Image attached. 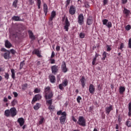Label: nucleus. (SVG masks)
I'll list each match as a JSON object with an SVG mask.
<instances>
[{
    "label": "nucleus",
    "instance_id": "55",
    "mask_svg": "<svg viewBox=\"0 0 131 131\" xmlns=\"http://www.w3.org/2000/svg\"><path fill=\"white\" fill-rule=\"evenodd\" d=\"M128 110L129 111H131V102L128 104Z\"/></svg>",
    "mask_w": 131,
    "mask_h": 131
},
{
    "label": "nucleus",
    "instance_id": "63",
    "mask_svg": "<svg viewBox=\"0 0 131 131\" xmlns=\"http://www.w3.org/2000/svg\"><path fill=\"white\" fill-rule=\"evenodd\" d=\"M30 3V5H33V0H29Z\"/></svg>",
    "mask_w": 131,
    "mask_h": 131
},
{
    "label": "nucleus",
    "instance_id": "45",
    "mask_svg": "<svg viewBox=\"0 0 131 131\" xmlns=\"http://www.w3.org/2000/svg\"><path fill=\"white\" fill-rule=\"evenodd\" d=\"M47 104H49V105H52V100H47Z\"/></svg>",
    "mask_w": 131,
    "mask_h": 131
},
{
    "label": "nucleus",
    "instance_id": "60",
    "mask_svg": "<svg viewBox=\"0 0 131 131\" xmlns=\"http://www.w3.org/2000/svg\"><path fill=\"white\" fill-rule=\"evenodd\" d=\"M4 102H8V98L7 97H4L3 99Z\"/></svg>",
    "mask_w": 131,
    "mask_h": 131
},
{
    "label": "nucleus",
    "instance_id": "35",
    "mask_svg": "<svg viewBox=\"0 0 131 131\" xmlns=\"http://www.w3.org/2000/svg\"><path fill=\"white\" fill-rule=\"evenodd\" d=\"M34 92L35 94H38V93H40V89H38V88H36V89L34 90Z\"/></svg>",
    "mask_w": 131,
    "mask_h": 131
},
{
    "label": "nucleus",
    "instance_id": "17",
    "mask_svg": "<svg viewBox=\"0 0 131 131\" xmlns=\"http://www.w3.org/2000/svg\"><path fill=\"white\" fill-rule=\"evenodd\" d=\"M29 35L30 38H31V39H32V40H34V39H35V36H34L32 31L30 30L29 31Z\"/></svg>",
    "mask_w": 131,
    "mask_h": 131
},
{
    "label": "nucleus",
    "instance_id": "19",
    "mask_svg": "<svg viewBox=\"0 0 131 131\" xmlns=\"http://www.w3.org/2000/svg\"><path fill=\"white\" fill-rule=\"evenodd\" d=\"M56 17V11H52L51 13V17L50 18L49 21H53L54 18Z\"/></svg>",
    "mask_w": 131,
    "mask_h": 131
},
{
    "label": "nucleus",
    "instance_id": "27",
    "mask_svg": "<svg viewBox=\"0 0 131 131\" xmlns=\"http://www.w3.org/2000/svg\"><path fill=\"white\" fill-rule=\"evenodd\" d=\"M40 107V104L39 103H36V105L34 106V109L35 110H38Z\"/></svg>",
    "mask_w": 131,
    "mask_h": 131
},
{
    "label": "nucleus",
    "instance_id": "33",
    "mask_svg": "<svg viewBox=\"0 0 131 131\" xmlns=\"http://www.w3.org/2000/svg\"><path fill=\"white\" fill-rule=\"evenodd\" d=\"M24 65H25V63H24V61H23L22 62H20V67H19L20 70H21V69L23 68V66H24Z\"/></svg>",
    "mask_w": 131,
    "mask_h": 131
},
{
    "label": "nucleus",
    "instance_id": "25",
    "mask_svg": "<svg viewBox=\"0 0 131 131\" xmlns=\"http://www.w3.org/2000/svg\"><path fill=\"white\" fill-rule=\"evenodd\" d=\"M43 10L44 13H45V15H47L48 13V5H47L46 4L43 5Z\"/></svg>",
    "mask_w": 131,
    "mask_h": 131
},
{
    "label": "nucleus",
    "instance_id": "44",
    "mask_svg": "<svg viewBox=\"0 0 131 131\" xmlns=\"http://www.w3.org/2000/svg\"><path fill=\"white\" fill-rule=\"evenodd\" d=\"M111 51V47L109 45H107V52H110Z\"/></svg>",
    "mask_w": 131,
    "mask_h": 131
},
{
    "label": "nucleus",
    "instance_id": "9",
    "mask_svg": "<svg viewBox=\"0 0 131 131\" xmlns=\"http://www.w3.org/2000/svg\"><path fill=\"white\" fill-rule=\"evenodd\" d=\"M51 70L53 74H56L59 70V67H58V66L57 65H54L51 67Z\"/></svg>",
    "mask_w": 131,
    "mask_h": 131
},
{
    "label": "nucleus",
    "instance_id": "7",
    "mask_svg": "<svg viewBox=\"0 0 131 131\" xmlns=\"http://www.w3.org/2000/svg\"><path fill=\"white\" fill-rule=\"evenodd\" d=\"M69 26H70V23L68 20V18L66 17L65 19V23H64V29L66 30V31H68L69 29Z\"/></svg>",
    "mask_w": 131,
    "mask_h": 131
},
{
    "label": "nucleus",
    "instance_id": "53",
    "mask_svg": "<svg viewBox=\"0 0 131 131\" xmlns=\"http://www.w3.org/2000/svg\"><path fill=\"white\" fill-rule=\"evenodd\" d=\"M107 3H108V0H103V6L107 5Z\"/></svg>",
    "mask_w": 131,
    "mask_h": 131
},
{
    "label": "nucleus",
    "instance_id": "1",
    "mask_svg": "<svg viewBox=\"0 0 131 131\" xmlns=\"http://www.w3.org/2000/svg\"><path fill=\"white\" fill-rule=\"evenodd\" d=\"M5 115L7 117H9L10 116H11V117H14V116L17 115V110H16V108L15 107H12L10 110H7L5 111Z\"/></svg>",
    "mask_w": 131,
    "mask_h": 131
},
{
    "label": "nucleus",
    "instance_id": "48",
    "mask_svg": "<svg viewBox=\"0 0 131 131\" xmlns=\"http://www.w3.org/2000/svg\"><path fill=\"white\" fill-rule=\"evenodd\" d=\"M50 63H51V64H55V59H50Z\"/></svg>",
    "mask_w": 131,
    "mask_h": 131
},
{
    "label": "nucleus",
    "instance_id": "14",
    "mask_svg": "<svg viewBox=\"0 0 131 131\" xmlns=\"http://www.w3.org/2000/svg\"><path fill=\"white\" fill-rule=\"evenodd\" d=\"M75 12H76L75 8H74L73 6H71L69 10L70 14H71V15H74V14H75Z\"/></svg>",
    "mask_w": 131,
    "mask_h": 131
},
{
    "label": "nucleus",
    "instance_id": "59",
    "mask_svg": "<svg viewBox=\"0 0 131 131\" xmlns=\"http://www.w3.org/2000/svg\"><path fill=\"white\" fill-rule=\"evenodd\" d=\"M54 57H55V52H54V51H53L52 53V54H51V58H54Z\"/></svg>",
    "mask_w": 131,
    "mask_h": 131
},
{
    "label": "nucleus",
    "instance_id": "3",
    "mask_svg": "<svg viewBox=\"0 0 131 131\" xmlns=\"http://www.w3.org/2000/svg\"><path fill=\"white\" fill-rule=\"evenodd\" d=\"M77 123H78L79 125H81L82 126H85V119L83 117L80 116L79 117Z\"/></svg>",
    "mask_w": 131,
    "mask_h": 131
},
{
    "label": "nucleus",
    "instance_id": "4",
    "mask_svg": "<svg viewBox=\"0 0 131 131\" xmlns=\"http://www.w3.org/2000/svg\"><path fill=\"white\" fill-rule=\"evenodd\" d=\"M66 116H67V114L66 112H63L62 114V116L60 117L59 120L61 124H64L66 120Z\"/></svg>",
    "mask_w": 131,
    "mask_h": 131
},
{
    "label": "nucleus",
    "instance_id": "50",
    "mask_svg": "<svg viewBox=\"0 0 131 131\" xmlns=\"http://www.w3.org/2000/svg\"><path fill=\"white\" fill-rule=\"evenodd\" d=\"M124 45L123 44V43H121L120 45V49H121V50H122L123 48H124Z\"/></svg>",
    "mask_w": 131,
    "mask_h": 131
},
{
    "label": "nucleus",
    "instance_id": "24",
    "mask_svg": "<svg viewBox=\"0 0 131 131\" xmlns=\"http://www.w3.org/2000/svg\"><path fill=\"white\" fill-rule=\"evenodd\" d=\"M12 19L14 21H21V19H20V17L17 16H13Z\"/></svg>",
    "mask_w": 131,
    "mask_h": 131
},
{
    "label": "nucleus",
    "instance_id": "8",
    "mask_svg": "<svg viewBox=\"0 0 131 131\" xmlns=\"http://www.w3.org/2000/svg\"><path fill=\"white\" fill-rule=\"evenodd\" d=\"M4 51H5V53L3 55L4 58L6 60H8V59H10V58H11V55H10V51L6 50V49H4Z\"/></svg>",
    "mask_w": 131,
    "mask_h": 131
},
{
    "label": "nucleus",
    "instance_id": "30",
    "mask_svg": "<svg viewBox=\"0 0 131 131\" xmlns=\"http://www.w3.org/2000/svg\"><path fill=\"white\" fill-rule=\"evenodd\" d=\"M84 77H82V78L81 79V84L83 86V88H84V85H85V84H84Z\"/></svg>",
    "mask_w": 131,
    "mask_h": 131
},
{
    "label": "nucleus",
    "instance_id": "42",
    "mask_svg": "<svg viewBox=\"0 0 131 131\" xmlns=\"http://www.w3.org/2000/svg\"><path fill=\"white\" fill-rule=\"evenodd\" d=\"M43 120H45V118H41L39 122V124H42V123L43 122Z\"/></svg>",
    "mask_w": 131,
    "mask_h": 131
},
{
    "label": "nucleus",
    "instance_id": "52",
    "mask_svg": "<svg viewBox=\"0 0 131 131\" xmlns=\"http://www.w3.org/2000/svg\"><path fill=\"white\" fill-rule=\"evenodd\" d=\"M13 94L15 98H17V97H18V93H17L16 92H13Z\"/></svg>",
    "mask_w": 131,
    "mask_h": 131
},
{
    "label": "nucleus",
    "instance_id": "39",
    "mask_svg": "<svg viewBox=\"0 0 131 131\" xmlns=\"http://www.w3.org/2000/svg\"><path fill=\"white\" fill-rule=\"evenodd\" d=\"M130 29H131V27H130V25H127L125 27L126 30H127V31L130 30Z\"/></svg>",
    "mask_w": 131,
    "mask_h": 131
},
{
    "label": "nucleus",
    "instance_id": "5",
    "mask_svg": "<svg viewBox=\"0 0 131 131\" xmlns=\"http://www.w3.org/2000/svg\"><path fill=\"white\" fill-rule=\"evenodd\" d=\"M84 22V17L83 14H80L78 16V23L79 25H82Z\"/></svg>",
    "mask_w": 131,
    "mask_h": 131
},
{
    "label": "nucleus",
    "instance_id": "58",
    "mask_svg": "<svg viewBox=\"0 0 131 131\" xmlns=\"http://www.w3.org/2000/svg\"><path fill=\"white\" fill-rule=\"evenodd\" d=\"M56 51H57V52H59V51H60V46H56Z\"/></svg>",
    "mask_w": 131,
    "mask_h": 131
},
{
    "label": "nucleus",
    "instance_id": "26",
    "mask_svg": "<svg viewBox=\"0 0 131 131\" xmlns=\"http://www.w3.org/2000/svg\"><path fill=\"white\" fill-rule=\"evenodd\" d=\"M11 77L13 79H15V70L13 69L11 70Z\"/></svg>",
    "mask_w": 131,
    "mask_h": 131
},
{
    "label": "nucleus",
    "instance_id": "13",
    "mask_svg": "<svg viewBox=\"0 0 131 131\" xmlns=\"http://www.w3.org/2000/svg\"><path fill=\"white\" fill-rule=\"evenodd\" d=\"M95 86L92 84H91L89 86V92L90 94H94L95 93Z\"/></svg>",
    "mask_w": 131,
    "mask_h": 131
},
{
    "label": "nucleus",
    "instance_id": "12",
    "mask_svg": "<svg viewBox=\"0 0 131 131\" xmlns=\"http://www.w3.org/2000/svg\"><path fill=\"white\" fill-rule=\"evenodd\" d=\"M5 46L6 48H7V49H10V48H12V43H11V42L8 40L5 41Z\"/></svg>",
    "mask_w": 131,
    "mask_h": 131
},
{
    "label": "nucleus",
    "instance_id": "62",
    "mask_svg": "<svg viewBox=\"0 0 131 131\" xmlns=\"http://www.w3.org/2000/svg\"><path fill=\"white\" fill-rule=\"evenodd\" d=\"M72 120H73L74 122H76V121H77V120H76L74 117H72Z\"/></svg>",
    "mask_w": 131,
    "mask_h": 131
},
{
    "label": "nucleus",
    "instance_id": "2",
    "mask_svg": "<svg viewBox=\"0 0 131 131\" xmlns=\"http://www.w3.org/2000/svg\"><path fill=\"white\" fill-rule=\"evenodd\" d=\"M45 97L46 100H49L53 98V96L54 95V94L51 91V87L50 86L46 87L45 89Z\"/></svg>",
    "mask_w": 131,
    "mask_h": 131
},
{
    "label": "nucleus",
    "instance_id": "29",
    "mask_svg": "<svg viewBox=\"0 0 131 131\" xmlns=\"http://www.w3.org/2000/svg\"><path fill=\"white\" fill-rule=\"evenodd\" d=\"M18 104V101H17V100L14 99L11 102L12 106H15V105H17Z\"/></svg>",
    "mask_w": 131,
    "mask_h": 131
},
{
    "label": "nucleus",
    "instance_id": "20",
    "mask_svg": "<svg viewBox=\"0 0 131 131\" xmlns=\"http://www.w3.org/2000/svg\"><path fill=\"white\" fill-rule=\"evenodd\" d=\"M87 24L88 25H91V24H93V17L89 16L88 18Z\"/></svg>",
    "mask_w": 131,
    "mask_h": 131
},
{
    "label": "nucleus",
    "instance_id": "34",
    "mask_svg": "<svg viewBox=\"0 0 131 131\" xmlns=\"http://www.w3.org/2000/svg\"><path fill=\"white\" fill-rule=\"evenodd\" d=\"M106 55H107V52H104L103 54H102V60H105L106 59Z\"/></svg>",
    "mask_w": 131,
    "mask_h": 131
},
{
    "label": "nucleus",
    "instance_id": "22",
    "mask_svg": "<svg viewBox=\"0 0 131 131\" xmlns=\"http://www.w3.org/2000/svg\"><path fill=\"white\" fill-rule=\"evenodd\" d=\"M113 110L112 105H110L109 106H107L105 108V111L107 114H110V112Z\"/></svg>",
    "mask_w": 131,
    "mask_h": 131
},
{
    "label": "nucleus",
    "instance_id": "64",
    "mask_svg": "<svg viewBox=\"0 0 131 131\" xmlns=\"http://www.w3.org/2000/svg\"><path fill=\"white\" fill-rule=\"evenodd\" d=\"M131 116V111H129L128 112V116Z\"/></svg>",
    "mask_w": 131,
    "mask_h": 131
},
{
    "label": "nucleus",
    "instance_id": "21",
    "mask_svg": "<svg viewBox=\"0 0 131 131\" xmlns=\"http://www.w3.org/2000/svg\"><path fill=\"white\" fill-rule=\"evenodd\" d=\"M123 13L126 15V17H128L129 16V13H130V11L128 10H127L126 8H124Z\"/></svg>",
    "mask_w": 131,
    "mask_h": 131
},
{
    "label": "nucleus",
    "instance_id": "15",
    "mask_svg": "<svg viewBox=\"0 0 131 131\" xmlns=\"http://www.w3.org/2000/svg\"><path fill=\"white\" fill-rule=\"evenodd\" d=\"M33 54H35L37 56V57H39V58H41V55H40V51L38 49L34 50L33 51Z\"/></svg>",
    "mask_w": 131,
    "mask_h": 131
},
{
    "label": "nucleus",
    "instance_id": "37",
    "mask_svg": "<svg viewBox=\"0 0 131 131\" xmlns=\"http://www.w3.org/2000/svg\"><path fill=\"white\" fill-rule=\"evenodd\" d=\"M126 125L128 127H130L131 126V122L130 121H126Z\"/></svg>",
    "mask_w": 131,
    "mask_h": 131
},
{
    "label": "nucleus",
    "instance_id": "51",
    "mask_svg": "<svg viewBox=\"0 0 131 131\" xmlns=\"http://www.w3.org/2000/svg\"><path fill=\"white\" fill-rule=\"evenodd\" d=\"M5 78H6V79H9V74L6 73L5 75Z\"/></svg>",
    "mask_w": 131,
    "mask_h": 131
},
{
    "label": "nucleus",
    "instance_id": "16",
    "mask_svg": "<svg viewBox=\"0 0 131 131\" xmlns=\"http://www.w3.org/2000/svg\"><path fill=\"white\" fill-rule=\"evenodd\" d=\"M18 122L19 123L20 126H23L24 125L25 121L23 118H19L17 120Z\"/></svg>",
    "mask_w": 131,
    "mask_h": 131
},
{
    "label": "nucleus",
    "instance_id": "57",
    "mask_svg": "<svg viewBox=\"0 0 131 131\" xmlns=\"http://www.w3.org/2000/svg\"><path fill=\"white\" fill-rule=\"evenodd\" d=\"M97 88L99 91H101V90H102V88H101V84L98 85Z\"/></svg>",
    "mask_w": 131,
    "mask_h": 131
},
{
    "label": "nucleus",
    "instance_id": "10",
    "mask_svg": "<svg viewBox=\"0 0 131 131\" xmlns=\"http://www.w3.org/2000/svg\"><path fill=\"white\" fill-rule=\"evenodd\" d=\"M41 99V95L40 94H37L35 95L34 97L33 98L32 103H35L36 101H38Z\"/></svg>",
    "mask_w": 131,
    "mask_h": 131
},
{
    "label": "nucleus",
    "instance_id": "23",
    "mask_svg": "<svg viewBox=\"0 0 131 131\" xmlns=\"http://www.w3.org/2000/svg\"><path fill=\"white\" fill-rule=\"evenodd\" d=\"M124 92H125V88L123 86H120L119 88L120 94H122L123 93H124Z\"/></svg>",
    "mask_w": 131,
    "mask_h": 131
},
{
    "label": "nucleus",
    "instance_id": "41",
    "mask_svg": "<svg viewBox=\"0 0 131 131\" xmlns=\"http://www.w3.org/2000/svg\"><path fill=\"white\" fill-rule=\"evenodd\" d=\"M84 7H85V8H90V5H89V3L85 2L84 4Z\"/></svg>",
    "mask_w": 131,
    "mask_h": 131
},
{
    "label": "nucleus",
    "instance_id": "28",
    "mask_svg": "<svg viewBox=\"0 0 131 131\" xmlns=\"http://www.w3.org/2000/svg\"><path fill=\"white\" fill-rule=\"evenodd\" d=\"M61 84L63 85V86H67L68 84V81L67 79H64Z\"/></svg>",
    "mask_w": 131,
    "mask_h": 131
},
{
    "label": "nucleus",
    "instance_id": "36",
    "mask_svg": "<svg viewBox=\"0 0 131 131\" xmlns=\"http://www.w3.org/2000/svg\"><path fill=\"white\" fill-rule=\"evenodd\" d=\"M48 109L49 110H53V109H55V106L52 105V104L49 105V106L48 107Z\"/></svg>",
    "mask_w": 131,
    "mask_h": 131
},
{
    "label": "nucleus",
    "instance_id": "43",
    "mask_svg": "<svg viewBox=\"0 0 131 131\" xmlns=\"http://www.w3.org/2000/svg\"><path fill=\"white\" fill-rule=\"evenodd\" d=\"M80 100H81V97L78 96L77 98V101L79 103H80Z\"/></svg>",
    "mask_w": 131,
    "mask_h": 131
},
{
    "label": "nucleus",
    "instance_id": "11",
    "mask_svg": "<svg viewBox=\"0 0 131 131\" xmlns=\"http://www.w3.org/2000/svg\"><path fill=\"white\" fill-rule=\"evenodd\" d=\"M61 70L64 73H66L68 71V69L66 67V62L63 61L62 64L61 65Z\"/></svg>",
    "mask_w": 131,
    "mask_h": 131
},
{
    "label": "nucleus",
    "instance_id": "46",
    "mask_svg": "<svg viewBox=\"0 0 131 131\" xmlns=\"http://www.w3.org/2000/svg\"><path fill=\"white\" fill-rule=\"evenodd\" d=\"M63 112L62 113V111H59L57 112V115H62Z\"/></svg>",
    "mask_w": 131,
    "mask_h": 131
},
{
    "label": "nucleus",
    "instance_id": "6",
    "mask_svg": "<svg viewBox=\"0 0 131 131\" xmlns=\"http://www.w3.org/2000/svg\"><path fill=\"white\" fill-rule=\"evenodd\" d=\"M102 23L103 25H106L108 28H111V27H112V23H111V21H108L107 19L102 20Z\"/></svg>",
    "mask_w": 131,
    "mask_h": 131
},
{
    "label": "nucleus",
    "instance_id": "61",
    "mask_svg": "<svg viewBox=\"0 0 131 131\" xmlns=\"http://www.w3.org/2000/svg\"><path fill=\"white\" fill-rule=\"evenodd\" d=\"M41 2L40 1V0H37V5H41Z\"/></svg>",
    "mask_w": 131,
    "mask_h": 131
},
{
    "label": "nucleus",
    "instance_id": "40",
    "mask_svg": "<svg viewBox=\"0 0 131 131\" xmlns=\"http://www.w3.org/2000/svg\"><path fill=\"white\" fill-rule=\"evenodd\" d=\"M79 37L80 38H84V33H80L79 34Z\"/></svg>",
    "mask_w": 131,
    "mask_h": 131
},
{
    "label": "nucleus",
    "instance_id": "18",
    "mask_svg": "<svg viewBox=\"0 0 131 131\" xmlns=\"http://www.w3.org/2000/svg\"><path fill=\"white\" fill-rule=\"evenodd\" d=\"M49 78H50V81H51V82H52V83H54L56 81V78H55V76H54L53 75H50L49 76Z\"/></svg>",
    "mask_w": 131,
    "mask_h": 131
},
{
    "label": "nucleus",
    "instance_id": "49",
    "mask_svg": "<svg viewBox=\"0 0 131 131\" xmlns=\"http://www.w3.org/2000/svg\"><path fill=\"white\" fill-rule=\"evenodd\" d=\"M63 86H64V85H63V84H60L59 85V88L60 89V90H62L63 89Z\"/></svg>",
    "mask_w": 131,
    "mask_h": 131
},
{
    "label": "nucleus",
    "instance_id": "38",
    "mask_svg": "<svg viewBox=\"0 0 131 131\" xmlns=\"http://www.w3.org/2000/svg\"><path fill=\"white\" fill-rule=\"evenodd\" d=\"M9 52L13 55H15L16 54V51L14 49H11Z\"/></svg>",
    "mask_w": 131,
    "mask_h": 131
},
{
    "label": "nucleus",
    "instance_id": "31",
    "mask_svg": "<svg viewBox=\"0 0 131 131\" xmlns=\"http://www.w3.org/2000/svg\"><path fill=\"white\" fill-rule=\"evenodd\" d=\"M97 57H98V55L96 54L95 57H94L93 61H92V64L93 65H95L96 64V61H97Z\"/></svg>",
    "mask_w": 131,
    "mask_h": 131
},
{
    "label": "nucleus",
    "instance_id": "54",
    "mask_svg": "<svg viewBox=\"0 0 131 131\" xmlns=\"http://www.w3.org/2000/svg\"><path fill=\"white\" fill-rule=\"evenodd\" d=\"M127 3V0H122V4H125Z\"/></svg>",
    "mask_w": 131,
    "mask_h": 131
},
{
    "label": "nucleus",
    "instance_id": "56",
    "mask_svg": "<svg viewBox=\"0 0 131 131\" xmlns=\"http://www.w3.org/2000/svg\"><path fill=\"white\" fill-rule=\"evenodd\" d=\"M69 4H70V0H67V3H66V7L68 6Z\"/></svg>",
    "mask_w": 131,
    "mask_h": 131
},
{
    "label": "nucleus",
    "instance_id": "47",
    "mask_svg": "<svg viewBox=\"0 0 131 131\" xmlns=\"http://www.w3.org/2000/svg\"><path fill=\"white\" fill-rule=\"evenodd\" d=\"M128 47L131 49V38H130L128 41Z\"/></svg>",
    "mask_w": 131,
    "mask_h": 131
},
{
    "label": "nucleus",
    "instance_id": "32",
    "mask_svg": "<svg viewBox=\"0 0 131 131\" xmlns=\"http://www.w3.org/2000/svg\"><path fill=\"white\" fill-rule=\"evenodd\" d=\"M17 4H18V0H15L13 3V7L17 8Z\"/></svg>",
    "mask_w": 131,
    "mask_h": 131
}]
</instances>
